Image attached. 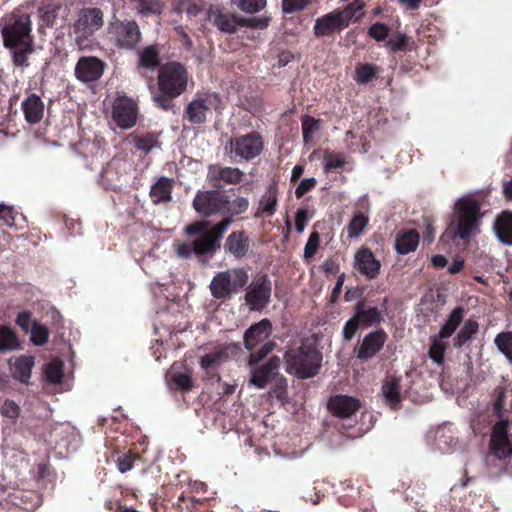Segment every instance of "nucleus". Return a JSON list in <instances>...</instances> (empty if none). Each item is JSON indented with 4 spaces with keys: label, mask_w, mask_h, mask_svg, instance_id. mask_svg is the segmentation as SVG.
Segmentation results:
<instances>
[{
    "label": "nucleus",
    "mask_w": 512,
    "mask_h": 512,
    "mask_svg": "<svg viewBox=\"0 0 512 512\" xmlns=\"http://www.w3.org/2000/svg\"><path fill=\"white\" fill-rule=\"evenodd\" d=\"M104 23L103 12L99 8H84L78 13L73 25L76 42L81 45L98 31Z\"/></svg>",
    "instance_id": "nucleus-7"
},
{
    "label": "nucleus",
    "mask_w": 512,
    "mask_h": 512,
    "mask_svg": "<svg viewBox=\"0 0 512 512\" xmlns=\"http://www.w3.org/2000/svg\"><path fill=\"white\" fill-rule=\"evenodd\" d=\"M491 448L498 458H507L512 454V444L507 438L491 439Z\"/></svg>",
    "instance_id": "nucleus-47"
},
{
    "label": "nucleus",
    "mask_w": 512,
    "mask_h": 512,
    "mask_svg": "<svg viewBox=\"0 0 512 512\" xmlns=\"http://www.w3.org/2000/svg\"><path fill=\"white\" fill-rule=\"evenodd\" d=\"M346 164V158L342 153L326 151L323 170L325 173L342 168Z\"/></svg>",
    "instance_id": "nucleus-43"
},
{
    "label": "nucleus",
    "mask_w": 512,
    "mask_h": 512,
    "mask_svg": "<svg viewBox=\"0 0 512 512\" xmlns=\"http://www.w3.org/2000/svg\"><path fill=\"white\" fill-rule=\"evenodd\" d=\"M228 204L226 196L216 191L199 192L193 201L195 210L205 216L223 212Z\"/></svg>",
    "instance_id": "nucleus-11"
},
{
    "label": "nucleus",
    "mask_w": 512,
    "mask_h": 512,
    "mask_svg": "<svg viewBox=\"0 0 512 512\" xmlns=\"http://www.w3.org/2000/svg\"><path fill=\"white\" fill-rule=\"evenodd\" d=\"M30 30V17L27 14L13 16L12 22L2 29L4 45L11 49L17 66H25L28 55L33 51Z\"/></svg>",
    "instance_id": "nucleus-1"
},
{
    "label": "nucleus",
    "mask_w": 512,
    "mask_h": 512,
    "mask_svg": "<svg viewBox=\"0 0 512 512\" xmlns=\"http://www.w3.org/2000/svg\"><path fill=\"white\" fill-rule=\"evenodd\" d=\"M25 120L30 124L39 123L44 115V103L36 94L29 95L21 104Z\"/></svg>",
    "instance_id": "nucleus-22"
},
{
    "label": "nucleus",
    "mask_w": 512,
    "mask_h": 512,
    "mask_svg": "<svg viewBox=\"0 0 512 512\" xmlns=\"http://www.w3.org/2000/svg\"><path fill=\"white\" fill-rule=\"evenodd\" d=\"M409 37L405 34H397L388 41V46L393 52L405 51L408 49Z\"/></svg>",
    "instance_id": "nucleus-55"
},
{
    "label": "nucleus",
    "mask_w": 512,
    "mask_h": 512,
    "mask_svg": "<svg viewBox=\"0 0 512 512\" xmlns=\"http://www.w3.org/2000/svg\"><path fill=\"white\" fill-rule=\"evenodd\" d=\"M481 203L471 196L462 197L455 203V236L469 240L480 233Z\"/></svg>",
    "instance_id": "nucleus-3"
},
{
    "label": "nucleus",
    "mask_w": 512,
    "mask_h": 512,
    "mask_svg": "<svg viewBox=\"0 0 512 512\" xmlns=\"http://www.w3.org/2000/svg\"><path fill=\"white\" fill-rule=\"evenodd\" d=\"M210 174L214 178H218L220 180H223L227 183H234L240 180L242 173L237 168H220V167H213L210 169Z\"/></svg>",
    "instance_id": "nucleus-42"
},
{
    "label": "nucleus",
    "mask_w": 512,
    "mask_h": 512,
    "mask_svg": "<svg viewBox=\"0 0 512 512\" xmlns=\"http://www.w3.org/2000/svg\"><path fill=\"white\" fill-rule=\"evenodd\" d=\"M355 263L359 272L369 279H374L380 270V262L368 248H361L355 255Z\"/></svg>",
    "instance_id": "nucleus-18"
},
{
    "label": "nucleus",
    "mask_w": 512,
    "mask_h": 512,
    "mask_svg": "<svg viewBox=\"0 0 512 512\" xmlns=\"http://www.w3.org/2000/svg\"><path fill=\"white\" fill-rule=\"evenodd\" d=\"M479 332V323L474 319H467L462 327L453 337L452 344L455 349H461L466 343L471 341Z\"/></svg>",
    "instance_id": "nucleus-26"
},
{
    "label": "nucleus",
    "mask_w": 512,
    "mask_h": 512,
    "mask_svg": "<svg viewBox=\"0 0 512 512\" xmlns=\"http://www.w3.org/2000/svg\"><path fill=\"white\" fill-rule=\"evenodd\" d=\"M312 0H282V10L285 14L303 11Z\"/></svg>",
    "instance_id": "nucleus-50"
},
{
    "label": "nucleus",
    "mask_w": 512,
    "mask_h": 512,
    "mask_svg": "<svg viewBox=\"0 0 512 512\" xmlns=\"http://www.w3.org/2000/svg\"><path fill=\"white\" fill-rule=\"evenodd\" d=\"M134 456L130 454H122L117 459V467L121 473H125L132 468Z\"/></svg>",
    "instance_id": "nucleus-63"
},
{
    "label": "nucleus",
    "mask_w": 512,
    "mask_h": 512,
    "mask_svg": "<svg viewBox=\"0 0 512 512\" xmlns=\"http://www.w3.org/2000/svg\"><path fill=\"white\" fill-rule=\"evenodd\" d=\"M369 219L364 214L358 212L350 220L347 231L350 238L359 236L368 225Z\"/></svg>",
    "instance_id": "nucleus-45"
},
{
    "label": "nucleus",
    "mask_w": 512,
    "mask_h": 512,
    "mask_svg": "<svg viewBox=\"0 0 512 512\" xmlns=\"http://www.w3.org/2000/svg\"><path fill=\"white\" fill-rule=\"evenodd\" d=\"M172 192V180L162 177L152 187L150 195L154 203L168 201Z\"/></svg>",
    "instance_id": "nucleus-32"
},
{
    "label": "nucleus",
    "mask_w": 512,
    "mask_h": 512,
    "mask_svg": "<svg viewBox=\"0 0 512 512\" xmlns=\"http://www.w3.org/2000/svg\"><path fill=\"white\" fill-rule=\"evenodd\" d=\"M44 375L48 382L57 384L63 377V364L60 360L55 359L48 363L44 369Z\"/></svg>",
    "instance_id": "nucleus-44"
},
{
    "label": "nucleus",
    "mask_w": 512,
    "mask_h": 512,
    "mask_svg": "<svg viewBox=\"0 0 512 512\" xmlns=\"http://www.w3.org/2000/svg\"><path fill=\"white\" fill-rule=\"evenodd\" d=\"M228 359L226 348H217L213 352L206 354L200 359V366L207 370L219 366Z\"/></svg>",
    "instance_id": "nucleus-36"
},
{
    "label": "nucleus",
    "mask_w": 512,
    "mask_h": 512,
    "mask_svg": "<svg viewBox=\"0 0 512 512\" xmlns=\"http://www.w3.org/2000/svg\"><path fill=\"white\" fill-rule=\"evenodd\" d=\"M105 70V63L100 59L87 56L78 60L75 67V75L82 82L98 80Z\"/></svg>",
    "instance_id": "nucleus-15"
},
{
    "label": "nucleus",
    "mask_w": 512,
    "mask_h": 512,
    "mask_svg": "<svg viewBox=\"0 0 512 512\" xmlns=\"http://www.w3.org/2000/svg\"><path fill=\"white\" fill-rule=\"evenodd\" d=\"M60 10L61 5L59 3H49L39 9V15L45 24L53 25Z\"/></svg>",
    "instance_id": "nucleus-48"
},
{
    "label": "nucleus",
    "mask_w": 512,
    "mask_h": 512,
    "mask_svg": "<svg viewBox=\"0 0 512 512\" xmlns=\"http://www.w3.org/2000/svg\"><path fill=\"white\" fill-rule=\"evenodd\" d=\"M19 348V341L13 330L0 325V350H15Z\"/></svg>",
    "instance_id": "nucleus-41"
},
{
    "label": "nucleus",
    "mask_w": 512,
    "mask_h": 512,
    "mask_svg": "<svg viewBox=\"0 0 512 512\" xmlns=\"http://www.w3.org/2000/svg\"><path fill=\"white\" fill-rule=\"evenodd\" d=\"M424 226H425V231H424L423 238H424V241L427 242V244H430L434 241L435 234H436V229L434 227L433 219L425 218Z\"/></svg>",
    "instance_id": "nucleus-62"
},
{
    "label": "nucleus",
    "mask_w": 512,
    "mask_h": 512,
    "mask_svg": "<svg viewBox=\"0 0 512 512\" xmlns=\"http://www.w3.org/2000/svg\"><path fill=\"white\" fill-rule=\"evenodd\" d=\"M167 377L175 384L176 388L182 391H189L192 388L191 373L187 369L178 371L175 366H172Z\"/></svg>",
    "instance_id": "nucleus-34"
},
{
    "label": "nucleus",
    "mask_w": 512,
    "mask_h": 512,
    "mask_svg": "<svg viewBox=\"0 0 512 512\" xmlns=\"http://www.w3.org/2000/svg\"><path fill=\"white\" fill-rule=\"evenodd\" d=\"M280 365V357L273 356L265 365L258 366V389L273 383L268 395L284 406L288 402V384L287 379L279 373Z\"/></svg>",
    "instance_id": "nucleus-4"
},
{
    "label": "nucleus",
    "mask_w": 512,
    "mask_h": 512,
    "mask_svg": "<svg viewBox=\"0 0 512 512\" xmlns=\"http://www.w3.org/2000/svg\"><path fill=\"white\" fill-rule=\"evenodd\" d=\"M354 315L363 328L377 326L383 321L382 311L378 307L370 306L366 299H361L355 304Z\"/></svg>",
    "instance_id": "nucleus-17"
},
{
    "label": "nucleus",
    "mask_w": 512,
    "mask_h": 512,
    "mask_svg": "<svg viewBox=\"0 0 512 512\" xmlns=\"http://www.w3.org/2000/svg\"><path fill=\"white\" fill-rule=\"evenodd\" d=\"M248 207V202L245 198L238 197L233 201L228 200V204H226V208H224L223 213H228L230 215H237L243 213Z\"/></svg>",
    "instance_id": "nucleus-53"
},
{
    "label": "nucleus",
    "mask_w": 512,
    "mask_h": 512,
    "mask_svg": "<svg viewBox=\"0 0 512 512\" xmlns=\"http://www.w3.org/2000/svg\"><path fill=\"white\" fill-rule=\"evenodd\" d=\"M159 62V52L154 46H148L139 53V65L142 68L153 70Z\"/></svg>",
    "instance_id": "nucleus-39"
},
{
    "label": "nucleus",
    "mask_w": 512,
    "mask_h": 512,
    "mask_svg": "<svg viewBox=\"0 0 512 512\" xmlns=\"http://www.w3.org/2000/svg\"><path fill=\"white\" fill-rule=\"evenodd\" d=\"M0 219L3 220L4 224L9 227L23 228L22 223L25 221V217L18 214L10 206L0 205Z\"/></svg>",
    "instance_id": "nucleus-40"
},
{
    "label": "nucleus",
    "mask_w": 512,
    "mask_h": 512,
    "mask_svg": "<svg viewBox=\"0 0 512 512\" xmlns=\"http://www.w3.org/2000/svg\"><path fill=\"white\" fill-rule=\"evenodd\" d=\"M320 246V235L317 231H313L304 247V258L311 259L314 257Z\"/></svg>",
    "instance_id": "nucleus-49"
},
{
    "label": "nucleus",
    "mask_w": 512,
    "mask_h": 512,
    "mask_svg": "<svg viewBox=\"0 0 512 512\" xmlns=\"http://www.w3.org/2000/svg\"><path fill=\"white\" fill-rule=\"evenodd\" d=\"M362 327L355 315L346 321L342 329L344 340L351 341L356 335L359 328Z\"/></svg>",
    "instance_id": "nucleus-52"
},
{
    "label": "nucleus",
    "mask_w": 512,
    "mask_h": 512,
    "mask_svg": "<svg viewBox=\"0 0 512 512\" xmlns=\"http://www.w3.org/2000/svg\"><path fill=\"white\" fill-rule=\"evenodd\" d=\"M117 43L124 48H133L140 39V30L136 22L128 21L115 27Z\"/></svg>",
    "instance_id": "nucleus-19"
},
{
    "label": "nucleus",
    "mask_w": 512,
    "mask_h": 512,
    "mask_svg": "<svg viewBox=\"0 0 512 512\" xmlns=\"http://www.w3.org/2000/svg\"><path fill=\"white\" fill-rule=\"evenodd\" d=\"M389 32V27L380 22L372 24L368 29V35L378 42L384 41L388 37Z\"/></svg>",
    "instance_id": "nucleus-51"
},
{
    "label": "nucleus",
    "mask_w": 512,
    "mask_h": 512,
    "mask_svg": "<svg viewBox=\"0 0 512 512\" xmlns=\"http://www.w3.org/2000/svg\"><path fill=\"white\" fill-rule=\"evenodd\" d=\"M346 28L348 26L345 19L338 10L334 9L315 20L313 33L316 38L334 37Z\"/></svg>",
    "instance_id": "nucleus-10"
},
{
    "label": "nucleus",
    "mask_w": 512,
    "mask_h": 512,
    "mask_svg": "<svg viewBox=\"0 0 512 512\" xmlns=\"http://www.w3.org/2000/svg\"><path fill=\"white\" fill-rule=\"evenodd\" d=\"M19 412H20L19 406L11 400H6L3 403L2 408H1L2 415L10 418L12 420H15L18 418Z\"/></svg>",
    "instance_id": "nucleus-59"
},
{
    "label": "nucleus",
    "mask_w": 512,
    "mask_h": 512,
    "mask_svg": "<svg viewBox=\"0 0 512 512\" xmlns=\"http://www.w3.org/2000/svg\"><path fill=\"white\" fill-rule=\"evenodd\" d=\"M218 97L214 93L198 94L187 106L188 118L193 123H201L206 120L207 114L218 103Z\"/></svg>",
    "instance_id": "nucleus-13"
},
{
    "label": "nucleus",
    "mask_w": 512,
    "mask_h": 512,
    "mask_svg": "<svg viewBox=\"0 0 512 512\" xmlns=\"http://www.w3.org/2000/svg\"><path fill=\"white\" fill-rule=\"evenodd\" d=\"M361 407L359 399L344 395L336 394L329 398L327 409L331 414L338 418H349L354 415Z\"/></svg>",
    "instance_id": "nucleus-14"
},
{
    "label": "nucleus",
    "mask_w": 512,
    "mask_h": 512,
    "mask_svg": "<svg viewBox=\"0 0 512 512\" xmlns=\"http://www.w3.org/2000/svg\"><path fill=\"white\" fill-rule=\"evenodd\" d=\"M317 185V181L314 177L305 178L300 181L295 190V196L297 199H301L307 192L314 189Z\"/></svg>",
    "instance_id": "nucleus-57"
},
{
    "label": "nucleus",
    "mask_w": 512,
    "mask_h": 512,
    "mask_svg": "<svg viewBox=\"0 0 512 512\" xmlns=\"http://www.w3.org/2000/svg\"><path fill=\"white\" fill-rule=\"evenodd\" d=\"M139 11L142 15L160 14L162 3L159 0H145L139 5Z\"/></svg>",
    "instance_id": "nucleus-54"
},
{
    "label": "nucleus",
    "mask_w": 512,
    "mask_h": 512,
    "mask_svg": "<svg viewBox=\"0 0 512 512\" xmlns=\"http://www.w3.org/2000/svg\"><path fill=\"white\" fill-rule=\"evenodd\" d=\"M387 340L388 334L383 328L367 333L354 349L357 359L361 362L371 360L383 349Z\"/></svg>",
    "instance_id": "nucleus-9"
},
{
    "label": "nucleus",
    "mask_w": 512,
    "mask_h": 512,
    "mask_svg": "<svg viewBox=\"0 0 512 512\" xmlns=\"http://www.w3.org/2000/svg\"><path fill=\"white\" fill-rule=\"evenodd\" d=\"M466 315V309L463 306H456L447 316L444 323L441 325L438 337L440 339H448L450 338L460 325L464 322V318Z\"/></svg>",
    "instance_id": "nucleus-21"
},
{
    "label": "nucleus",
    "mask_w": 512,
    "mask_h": 512,
    "mask_svg": "<svg viewBox=\"0 0 512 512\" xmlns=\"http://www.w3.org/2000/svg\"><path fill=\"white\" fill-rule=\"evenodd\" d=\"M494 230L498 239L507 245H512V212L503 211L494 222Z\"/></svg>",
    "instance_id": "nucleus-23"
},
{
    "label": "nucleus",
    "mask_w": 512,
    "mask_h": 512,
    "mask_svg": "<svg viewBox=\"0 0 512 512\" xmlns=\"http://www.w3.org/2000/svg\"><path fill=\"white\" fill-rule=\"evenodd\" d=\"M173 247L176 255L180 258H189L194 253L193 242L185 243L181 241H176L173 244Z\"/></svg>",
    "instance_id": "nucleus-58"
},
{
    "label": "nucleus",
    "mask_w": 512,
    "mask_h": 512,
    "mask_svg": "<svg viewBox=\"0 0 512 512\" xmlns=\"http://www.w3.org/2000/svg\"><path fill=\"white\" fill-rule=\"evenodd\" d=\"M381 72L382 68L378 65L358 63L355 67L353 80L359 85H366L373 81Z\"/></svg>",
    "instance_id": "nucleus-29"
},
{
    "label": "nucleus",
    "mask_w": 512,
    "mask_h": 512,
    "mask_svg": "<svg viewBox=\"0 0 512 512\" xmlns=\"http://www.w3.org/2000/svg\"><path fill=\"white\" fill-rule=\"evenodd\" d=\"M134 145L141 151L149 152L156 146V140L151 136L130 138Z\"/></svg>",
    "instance_id": "nucleus-56"
},
{
    "label": "nucleus",
    "mask_w": 512,
    "mask_h": 512,
    "mask_svg": "<svg viewBox=\"0 0 512 512\" xmlns=\"http://www.w3.org/2000/svg\"><path fill=\"white\" fill-rule=\"evenodd\" d=\"M245 347L248 350H253L256 346V324H252L244 334Z\"/></svg>",
    "instance_id": "nucleus-64"
},
{
    "label": "nucleus",
    "mask_w": 512,
    "mask_h": 512,
    "mask_svg": "<svg viewBox=\"0 0 512 512\" xmlns=\"http://www.w3.org/2000/svg\"><path fill=\"white\" fill-rule=\"evenodd\" d=\"M232 151L242 159H252L256 155V138L253 135H247L235 139L231 142Z\"/></svg>",
    "instance_id": "nucleus-28"
},
{
    "label": "nucleus",
    "mask_w": 512,
    "mask_h": 512,
    "mask_svg": "<svg viewBox=\"0 0 512 512\" xmlns=\"http://www.w3.org/2000/svg\"><path fill=\"white\" fill-rule=\"evenodd\" d=\"M301 128L304 146L310 149L316 144L315 135L321 129V120L305 114L301 117Z\"/></svg>",
    "instance_id": "nucleus-25"
},
{
    "label": "nucleus",
    "mask_w": 512,
    "mask_h": 512,
    "mask_svg": "<svg viewBox=\"0 0 512 512\" xmlns=\"http://www.w3.org/2000/svg\"><path fill=\"white\" fill-rule=\"evenodd\" d=\"M187 81V72L179 63L165 64L159 70V90L170 98H175L182 94L186 89Z\"/></svg>",
    "instance_id": "nucleus-5"
},
{
    "label": "nucleus",
    "mask_w": 512,
    "mask_h": 512,
    "mask_svg": "<svg viewBox=\"0 0 512 512\" xmlns=\"http://www.w3.org/2000/svg\"><path fill=\"white\" fill-rule=\"evenodd\" d=\"M508 427L509 422L508 420H500L498 421L492 431L491 439H498V438H507L508 436Z\"/></svg>",
    "instance_id": "nucleus-61"
},
{
    "label": "nucleus",
    "mask_w": 512,
    "mask_h": 512,
    "mask_svg": "<svg viewBox=\"0 0 512 512\" xmlns=\"http://www.w3.org/2000/svg\"><path fill=\"white\" fill-rule=\"evenodd\" d=\"M35 358L31 355H22L10 361L11 371L14 378L21 382H27L31 377Z\"/></svg>",
    "instance_id": "nucleus-24"
},
{
    "label": "nucleus",
    "mask_w": 512,
    "mask_h": 512,
    "mask_svg": "<svg viewBox=\"0 0 512 512\" xmlns=\"http://www.w3.org/2000/svg\"><path fill=\"white\" fill-rule=\"evenodd\" d=\"M364 7L365 3L362 0H353L343 8H336V10L340 12L349 27L351 22H358L364 16L362 12Z\"/></svg>",
    "instance_id": "nucleus-33"
},
{
    "label": "nucleus",
    "mask_w": 512,
    "mask_h": 512,
    "mask_svg": "<svg viewBox=\"0 0 512 512\" xmlns=\"http://www.w3.org/2000/svg\"><path fill=\"white\" fill-rule=\"evenodd\" d=\"M248 281L247 273L242 269H229L217 273L211 283L210 292L216 299H223L228 297L233 292L237 291L246 285Z\"/></svg>",
    "instance_id": "nucleus-6"
},
{
    "label": "nucleus",
    "mask_w": 512,
    "mask_h": 512,
    "mask_svg": "<svg viewBox=\"0 0 512 512\" xmlns=\"http://www.w3.org/2000/svg\"><path fill=\"white\" fill-rule=\"evenodd\" d=\"M210 18L221 31L226 33L234 32L238 24L234 16L222 13L219 8L210 10Z\"/></svg>",
    "instance_id": "nucleus-31"
},
{
    "label": "nucleus",
    "mask_w": 512,
    "mask_h": 512,
    "mask_svg": "<svg viewBox=\"0 0 512 512\" xmlns=\"http://www.w3.org/2000/svg\"><path fill=\"white\" fill-rule=\"evenodd\" d=\"M420 241V234L415 229H402L397 232L395 238V249L399 254L406 255L417 249Z\"/></svg>",
    "instance_id": "nucleus-20"
},
{
    "label": "nucleus",
    "mask_w": 512,
    "mask_h": 512,
    "mask_svg": "<svg viewBox=\"0 0 512 512\" xmlns=\"http://www.w3.org/2000/svg\"><path fill=\"white\" fill-rule=\"evenodd\" d=\"M137 115V105L132 99L128 97H118L114 101L112 118L120 128H132L136 124Z\"/></svg>",
    "instance_id": "nucleus-12"
},
{
    "label": "nucleus",
    "mask_w": 512,
    "mask_h": 512,
    "mask_svg": "<svg viewBox=\"0 0 512 512\" xmlns=\"http://www.w3.org/2000/svg\"><path fill=\"white\" fill-rule=\"evenodd\" d=\"M438 336L431 338V344L428 350V355L434 363L441 366L445 362V352L447 343L442 341Z\"/></svg>",
    "instance_id": "nucleus-38"
},
{
    "label": "nucleus",
    "mask_w": 512,
    "mask_h": 512,
    "mask_svg": "<svg viewBox=\"0 0 512 512\" xmlns=\"http://www.w3.org/2000/svg\"><path fill=\"white\" fill-rule=\"evenodd\" d=\"M49 337V331L46 325L39 322H33L30 329V340L33 344L41 346L45 344Z\"/></svg>",
    "instance_id": "nucleus-46"
},
{
    "label": "nucleus",
    "mask_w": 512,
    "mask_h": 512,
    "mask_svg": "<svg viewBox=\"0 0 512 512\" xmlns=\"http://www.w3.org/2000/svg\"><path fill=\"white\" fill-rule=\"evenodd\" d=\"M494 344L498 351L512 365V331H502L494 338Z\"/></svg>",
    "instance_id": "nucleus-35"
},
{
    "label": "nucleus",
    "mask_w": 512,
    "mask_h": 512,
    "mask_svg": "<svg viewBox=\"0 0 512 512\" xmlns=\"http://www.w3.org/2000/svg\"><path fill=\"white\" fill-rule=\"evenodd\" d=\"M272 284L267 275L258 277V312L264 309L270 301Z\"/></svg>",
    "instance_id": "nucleus-37"
},
{
    "label": "nucleus",
    "mask_w": 512,
    "mask_h": 512,
    "mask_svg": "<svg viewBox=\"0 0 512 512\" xmlns=\"http://www.w3.org/2000/svg\"><path fill=\"white\" fill-rule=\"evenodd\" d=\"M278 202V183L273 180L267 187L266 193L262 196L258 203V212L265 216H272L277 210Z\"/></svg>",
    "instance_id": "nucleus-27"
},
{
    "label": "nucleus",
    "mask_w": 512,
    "mask_h": 512,
    "mask_svg": "<svg viewBox=\"0 0 512 512\" xmlns=\"http://www.w3.org/2000/svg\"><path fill=\"white\" fill-rule=\"evenodd\" d=\"M248 247V238L242 232L230 234L225 244L227 251L236 257L244 256L248 251Z\"/></svg>",
    "instance_id": "nucleus-30"
},
{
    "label": "nucleus",
    "mask_w": 512,
    "mask_h": 512,
    "mask_svg": "<svg viewBox=\"0 0 512 512\" xmlns=\"http://www.w3.org/2000/svg\"><path fill=\"white\" fill-rule=\"evenodd\" d=\"M230 223L229 218L224 219L207 230L199 239L193 241L194 254L197 256L212 255L220 247L219 242Z\"/></svg>",
    "instance_id": "nucleus-8"
},
{
    "label": "nucleus",
    "mask_w": 512,
    "mask_h": 512,
    "mask_svg": "<svg viewBox=\"0 0 512 512\" xmlns=\"http://www.w3.org/2000/svg\"><path fill=\"white\" fill-rule=\"evenodd\" d=\"M401 381V376L390 373H387L382 381L381 392L384 401L392 410H398L403 399Z\"/></svg>",
    "instance_id": "nucleus-16"
},
{
    "label": "nucleus",
    "mask_w": 512,
    "mask_h": 512,
    "mask_svg": "<svg viewBox=\"0 0 512 512\" xmlns=\"http://www.w3.org/2000/svg\"><path fill=\"white\" fill-rule=\"evenodd\" d=\"M309 215L307 208H300L295 215V229L298 233H302L308 223Z\"/></svg>",
    "instance_id": "nucleus-60"
},
{
    "label": "nucleus",
    "mask_w": 512,
    "mask_h": 512,
    "mask_svg": "<svg viewBox=\"0 0 512 512\" xmlns=\"http://www.w3.org/2000/svg\"><path fill=\"white\" fill-rule=\"evenodd\" d=\"M284 359L286 371L298 379H309L316 376L321 367L322 352L312 344L303 343L296 349L288 350Z\"/></svg>",
    "instance_id": "nucleus-2"
}]
</instances>
